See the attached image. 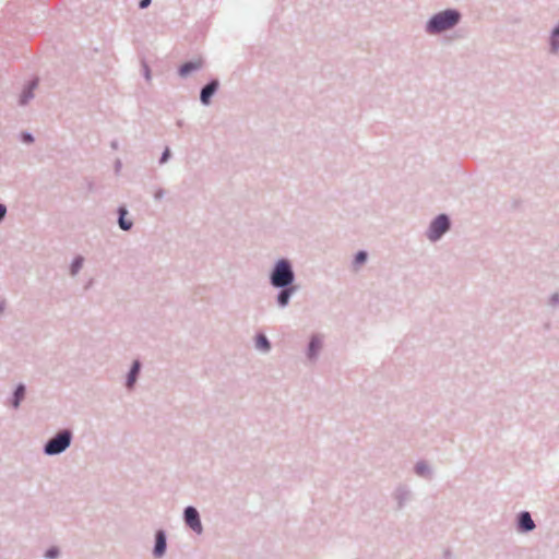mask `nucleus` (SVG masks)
I'll list each match as a JSON object with an SVG mask.
<instances>
[{
	"label": "nucleus",
	"mask_w": 559,
	"mask_h": 559,
	"mask_svg": "<svg viewBox=\"0 0 559 559\" xmlns=\"http://www.w3.org/2000/svg\"><path fill=\"white\" fill-rule=\"evenodd\" d=\"M462 19L456 9H447L435 13L425 23L424 31L427 35L436 36L454 28Z\"/></svg>",
	"instance_id": "obj_1"
},
{
	"label": "nucleus",
	"mask_w": 559,
	"mask_h": 559,
	"mask_svg": "<svg viewBox=\"0 0 559 559\" xmlns=\"http://www.w3.org/2000/svg\"><path fill=\"white\" fill-rule=\"evenodd\" d=\"M219 87L218 80H211L206 85H204L200 93V102L204 106H209L211 104L212 97L215 95Z\"/></svg>",
	"instance_id": "obj_12"
},
{
	"label": "nucleus",
	"mask_w": 559,
	"mask_h": 559,
	"mask_svg": "<svg viewBox=\"0 0 559 559\" xmlns=\"http://www.w3.org/2000/svg\"><path fill=\"white\" fill-rule=\"evenodd\" d=\"M547 53L559 57V20L554 24L547 37Z\"/></svg>",
	"instance_id": "obj_9"
},
{
	"label": "nucleus",
	"mask_w": 559,
	"mask_h": 559,
	"mask_svg": "<svg viewBox=\"0 0 559 559\" xmlns=\"http://www.w3.org/2000/svg\"><path fill=\"white\" fill-rule=\"evenodd\" d=\"M128 214V211L124 206H120L118 209V225L119 227L124 230V231H128L132 228L133 226V222L131 219H128L126 216Z\"/></svg>",
	"instance_id": "obj_18"
},
{
	"label": "nucleus",
	"mask_w": 559,
	"mask_h": 559,
	"mask_svg": "<svg viewBox=\"0 0 559 559\" xmlns=\"http://www.w3.org/2000/svg\"><path fill=\"white\" fill-rule=\"evenodd\" d=\"M169 156H170V151L168 147H166L159 158V164H165L168 160Z\"/></svg>",
	"instance_id": "obj_24"
},
{
	"label": "nucleus",
	"mask_w": 559,
	"mask_h": 559,
	"mask_svg": "<svg viewBox=\"0 0 559 559\" xmlns=\"http://www.w3.org/2000/svg\"><path fill=\"white\" fill-rule=\"evenodd\" d=\"M153 199L157 202L162 201L166 195V190L159 186H155L152 190Z\"/></svg>",
	"instance_id": "obj_21"
},
{
	"label": "nucleus",
	"mask_w": 559,
	"mask_h": 559,
	"mask_svg": "<svg viewBox=\"0 0 559 559\" xmlns=\"http://www.w3.org/2000/svg\"><path fill=\"white\" fill-rule=\"evenodd\" d=\"M275 288L278 289V292L275 296L276 306L280 309H286L289 306L292 298L297 294L298 286L296 284H294V285L280 286V287H275Z\"/></svg>",
	"instance_id": "obj_6"
},
{
	"label": "nucleus",
	"mask_w": 559,
	"mask_h": 559,
	"mask_svg": "<svg viewBox=\"0 0 559 559\" xmlns=\"http://www.w3.org/2000/svg\"><path fill=\"white\" fill-rule=\"evenodd\" d=\"M84 259L81 255L75 257L70 265V273L71 275L75 276L83 266Z\"/></svg>",
	"instance_id": "obj_20"
},
{
	"label": "nucleus",
	"mask_w": 559,
	"mask_h": 559,
	"mask_svg": "<svg viewBox=\"0 0 559 559\" xmlns=\"http://www.w3.org/2000/svg\"><path fill=\"white\" fill-rule=\"evenodd\" d=\"M143 74L146 81L151 80V71L147 64H143Z\"/></svg>",
	"instance_id": "obj_27"
},
{
	"label": "nucleus",
	"mask_w": 559,
	"mask_h": 559,
	"mask_svg": "<svg viewBox=\"0 0 559 559\" xmlns=\"http://www.w3.org/2000/svg\"><path fill=\"white\" fill-rule=\"evenodd\" d=\"M324 346V335L313 333L309 337V342L305 348V357L310 364L318 361Z\"/></svg>",
	"instance_id": "obj_5"
},
{
	"label": "nucleus",
	"mask_w": 559,
	"mask_h": 559,
	"mask_svg": "<svg viewBox=\"0 0 559 559\" xmlns=\"http://www.w3.org/2000/svg\"><path fill=\"white\" fill-rule=\"evenodd\" d=\"M183 520L186 525L191 528L197 535L203 533V526L200 519L199 511L194 507H187L183 511Z\"/></svg>",
	"instance_id": "obj_8"
},
{
	"label": "nucleus",
	"mask_w": 559,
	"mask_h": 559,
	"mask_svg": "<svg viewBox=\"0 0 559 559\" xmlns=\"http://www.w3.org/2000/svg\"><path fill=\"white\" fill-rule=\"evenodd\" d=\"M392 498L396 503V508L402 510L413 499V490L406 484H399L392 492Z\"/></svg>",
	"instance_id": "obj_7"
},
{
	"label": "nucleus",
	"mask_w": 559,
	"mask_h": 559,
	"mask_svg": "<svg viewBox=\"0 0 559 559\" xmlns=\"http://www.w3.org/2000/svg\"><path fill=\"white\" fill-rule=\"evenodd\" d=\"M152 0H141L139 3L140 9H146L151 4Z\"/></svg>",
	"instance_id": "obj_28"
},
{
	"label": "nucleus",
	"mask_w": 559,
	"mask_h": 559,
	"mask_svg": "<svg viewBox=\"0 0 559 559\" xmlns=\"http://www.w3.org/2000/svg\"><path fill=\"white\" fill-rule=\"evenodd\" d=\"M22 140L26 143H32L34 141V138L29 132H24L22 134Z\"/></svg>",
	"instance_id": "obj_26"
},
{
	"label": "nucleus",
	"mask_w": 559,
	"mask_h": 559,
	"mask_svg": "<svg viewBox=\"0 0 559 559\" xmlns=\"http://www.w3.org/2000/svg\"><path fill=\"white\" fill-rule=\"evenodd\" d=\"M120 167H121L120 162H117V170H119Z\"/></svg>",
	"instance_id": "obj_31"
},
{
	"label": "nucleus",
	"mask_w": 559,
	"mask_h": 559,
	"mask_svg": "<svg viewBox=\"0 0 559 559\" xmlns=\"http://www.w3.org/2000/svg\"><path fill=\"white\" fill-rule=\"evenodd\" d=\"M38 86V80L33 79L28 81L22 88L20 95H19V105L20 106H26L29 104V102L35 97V90Z\"/></svg>",
	"instance_id": "obj_11"
},
{
	"label": "nucleus",
	"mask_w": 559,
	"mask_h": 559,
	"mask_svg": "<svg viewBox=\"0 0 559 559\" xmlns=\"http://www.w3.org/2000/svg\"><path fill=\"white\" fill-rule=\"evenodd\" d=\"M7 309V301L4 298H0V314Z\"/></svg>",
	"instance_id": "obj_30"
},
{
	"label": "nucleus",
	"mask_w": 559,
	"mask_h": 559,
	"mask_svg": "<svg viewBox=\"0 0 559 559\" xmlns=\"http://www.w3.org/2000/svg\"><path fill=\"white\" fill-rule=\"evenodd\" d=\"M72 440V431L70 429H62L45 443L43 452L48 456L59 455L70 448Z\"/></svg>",
	"instance_id": "obj_3"
},
{
	"label": "nucleus",
	"mask_w": 559,
	"mask_h": 559,
	"mask_svg": "<svg viewBox=\"0 0 559 559\" xmlns=\"http://www.w3.org/2000/svg\"><path fill=\"white\" fill-rule=\"evenodd\" d=\"M515 525L519 533H530L536 527V524L528 511H521L518 513Z\"/></svg>",
	"instance_id": "obj_10"
},
{
	"label": "nucleus",
	"mask_w": 559,
	"mask_h": 559,
	"mask_svg": "<svg viewBox=\"0 0 559 559\" xmlns=\"http://www.w3.org/2000/svg\"><path fill=\"white\" fill-rule=\"evenodd\" d=\"M44 557L46 559H57L59 557V549L57 547H50L45 551Z\"/></svg>",
	"instance_id": "obj_23"
},
{
	"label": "nucleus",
	"mask_w": 559,
	"mask_h": 559,
	"mask_svg": "<svg viewBox=\"0 0 559 559\" xmlns=\"http://www.w3.org/2000/svg\"><path fill=\"white\" fill-rule=\"evenodd\" d=\"M140 369H141V362L139 360H134L130 368V371L127 374V380H126L127 389H129V390L133 389V386L136 382V379L139 377Z\"/></svg>",
	"instance_id": "obj_17"
},
{
	"label": "nucleus",
	"mask_w": 559,
	"mask_h": 559,
	"mask_svg": "<svg viewBox=\"0 0 559 559\" xmlns=\"http://www.w3.org/2000/svg\"><path fill=\"white\" fill-rule=\"evenodd\" d=\"M295 280L296 276L293 264L288 259H280L274 263L269 276L270 284L273 288L294 285Z\"/></svg>",
	"instance_id": "obj_2"
},
{
	"label": "nucleus",
	"mask_w": 559,
	"mask_h": 559,
	"mask_svg": "<svg viewBox=\"0 0 559 559\" xmlns=\"http://www.w3.org/2000/svg\"><path fill=\"white\" fill-rule=\"evenodd\" d=\"M450 229V218L445 214H440L431 221L426 237L431 241H438Z\"/></svg>",
	"instance_id": "obj_4"
},
{
	"label": "nucleus",
	"mask_w": 559,
	"mask_h": 559,
	"mask_svg": "<svg viewBox=\"0 0 559 559\" xmlns=\"http://www.w3.org/2000/svg\"><path fill=\"white\" fill-rule=\"evenodd\" d=\"M368 254L366 251H358L354 258V266H359L367 261Z\"/></svg>",
	"instance_id": "obj_22"
},
{
	"label": "nucleus",
	"mask_w": 559,
	"mask_h": 559,
	"mask_svg": "<svg viewBox=\"0 0 559 559\" xmlns=\"http://www.w3.org/2000/svg\"><path fill=\"white\" fill-rule=\"evenodd\" d=\"M254 345L259 352L269 353L271 350V343L263 333L257 334Z\"/></svg>",
	"instance_id": "obj_19"
},
{
	"label": "nucleus",
	"mask_w": 559,
	"mask_h": 559,
	"mask_svg": "<svg viewBox=\"0 0 559 559\" xmlns=\"http://www.w3.org/2000/svg\"><path fill=\"white\" fill-rule=\"evenodd\" d=\"M7 214V207L3 204H0V222L4 218Z\"/></svg>",
	"instance_id": "obj_29"
},
{
	"label": "nucleus",
	"mask_w": 559,
	"mask_h": 559,
	"mask_svg": "<svg viewBox=\"0 0 559 559\" xmlns=\"http://www.w3.org/2000/svg\"><path fill=\"white\" fill-rule=\"evenodd\" d=\"M414 472L418 477L425 479H431L433 475L432 467L425 460H419L416 462V464L414 465Z\"/></svg>",
	"instance_id": "obj_14"
},
{
	"label": "nucleus",
	"mask_w": 559,
	"mask_h": 559,
	"mask_svg": "<svg viewBox=\"0 0 559 559\" xmlns=\"http://www.w3.org/2000/svg\"><path fill=\"white\" fill-rule=\"evenodd\" d=\"M549 304L551 306H558L559 305V293H555L549 298Z\"/></svg>",
	"instance_id": "obj_25"
},
{
	"label": "nucleus",
	"mask_w": 559,
	"mask_h": 559,
	"mask_svg": "<svg viewBox=\"0 0 559 559\" xmlns=\"http://www.w3.org/2000/svg\"><path fill=\"white\" fill-rule=\"evenodd\" d=\"M167 549V536L165 531L158 530L155 533V545L153 549L154 558H163Z\"/></svg>",
	"instance_id": "obj_13"
},
{
	"label": "nucleus",
	"mask_w": 559,
	"mask_h": 559,
	"mask_svg": "<svg viewBox=\"0 0 559 559\" xmlns=\"http://www.w3.org/2000/svg\"><path fill=\"white\" fill-rule=\"evenodd\" d=\"M203 66H204V62L202 59H197V60L186 62L179 68V74H180V76L186 78L189 74H191L192 72H197V71L201 70L203 68Z\"/></svg>",
	"instance_id": "obj_15"
},
{
	"label": "nucleus",
	"mask_w": 559,
	"mask_h": 559,
	"mask_svg": "<svg viewBox=\"0 0 559 559\" xmlns=\"http://www.w3.org/2000/svg\"><path fill=\"white\" fill-rule=\"evenodd\" d=\"M26 393V388L23 383L16 385L12 396L9 400L10 405L17 409L21 405V402L24 400Z\"/></svg>",
	"instance_id": "obj_16"
}]
</instances>
